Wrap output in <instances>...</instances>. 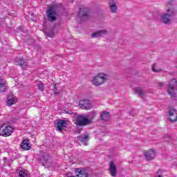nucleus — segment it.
<instances>
[{"instance_id": "obj_27", "label": "nucleus", "mask_w": 177, "mask_h": 177, "mask_svg": "<svg viewBox=\"0 0 177 177\" xmlns=\"http://www.w3.org/2000/svg\"><path fill=\"white\" fill-rule=\"evenodd\" d=\"M155 177H163V175H162V170H158V171L156 173Z\"/></svg>"}, {"instance_id": "obj_21", "label": "nucleus", "mask_w": 177, "mask_h": 177, "mask_svg": "<svg viewBox=\"0 0 177 177\" xmlns=\"http://www.w3.org/2000/svg\"><path fill=\"white\" fill-rule=\"evenodd\" d=\"M110 113L107 111L102 112V114L101 115V120L103 121H109L110 120Z\"/></svg>"}, {"instance_id": "obj_1", "label": "nucleus", "mask_w": 177, "mask_h": 177, "mask_svg": "<svg viewBox=\"0 0 177 177\" xmlns=\"http://www.w3.org/2000/svg\"><path fill=\"white\" fill-rule=\"evenodd\" d=\"M166 12H163L160 15V20L163 24H171L172 20L171 17H174L176 15V9L174 8L170 4H167L165 7Z\"/></svg>"}, {"instance_id": "obj_10", "label": "nucleus", "mask_w": 177, "mask_h": 177, "mask_svg": "<svg viewBox=\"0 0 177 177\" xmlns=\"http://www.w3.org/2000/svg\"><path fill=\"white\" fill-rule=\"evenodd\" d=\"M75 177H88L89 174L86 169L76 168L75 169Z\"/></svg>"}, {"instance_id": "obj_3", "label": "nucleus", "mask_w": 177, "mask_h": 177, "mask_svg": "<svg viewBox=\"0 0 177 177\" xmlns=\"http://www.w3.org/2000/svg\"><path fill=\"white\" fill-rule=\"evenodd\" d=\"M167 93L171 95L172 97L176 96L177 93V80L175 78L171 79L168 84Z\"/></svg>"}, {"instance_id": "obj_31", "label": "nucleus", "mask_w": 177, "mask_h": 177, "mask_svg": "<svg viewBox=\"0 0 177 177\" xmlns=\"http://www.w3.org/2000/svg\"><path fill=\"white\" fill-rule=\"evenodd\" d=\"M3 84H6V82L3 79L0 78V85H3Z\"/></svg>"}, {"instance_id": "obj_23", "label": "nucleus", "mask_w": 177, "mask_h": 177, "mask_svg": "<svg viewBox=\"0 0 177 177\" xmlns=\"http://www.w3.org/2000/svg\"><path fill=\"white\" fill-rule=\"evenodd\" d=\"M152 71H153V73H160L162 71V69H161V68H158V66L156 64H154L152 66Z\"/></svg>"}, {"instance_id": "obj_9", "label": "nucleus", "mask_w": 177, "mask_h": 177, "mask_svg": "<svg viewBox=\"0 0 177 177\" xmlns=\"http://www.w3.org/2000/svg\"><path fill=\"white\" fill-rule=\"evenodd\" d=\"M167 118L171 122H176L177 121V110L171 108L167 112Z\"/></svg>"}, {"instance_id": "obj_25", "label": "nucleus", "mask_w": 177, "mask_h": 177, "mask_svg": "<svg viewBox=\"0 0 177 177\" xmlns=\"http://www.w3.org/2000/svg\"><path fill=\"white\" fill-rule=\"evenodd\" d=\"M8 89V86L6 84H0V92H5Z\"/></svg>"}, {"instance_id": "obj_14", "label": "nucleus", "mask_w": 177, "mask_h": 177, "mask_svg": "<svg viewBox=\"0 0 177 177\" xmlns=\"http://www.w3.org/2000/svg\"><path fill=\"white\" fill-rule=\"evenodd\" d=\"M109 31L107 30H98L91 35L92 38H99L100 37H104V35H107Z\"/></svg>"}, {"instance_id": "obj_19", "label": "nucleus", "mask_w": 177, "mask_h": 177, "mask_svg": "<svg viewBox=\"0 0 177 177\" xmlns=\"http://www.w3.org/2000/svg\"><path fill=\"white\" fill-rule=\"evenodd\" d=\"M67 125V122H66V120H58L57 122V128L59 129V131H63V128Z\"/></svg>"}, {"instance_id": "obj_2", "label": "nucleus", "mask_w": 177, "mask_h": 177, "mask_svg": "<svg viewBox=\"0 0 177 177\" xmlns=\"http://www.w3.org/2000/svg\"><path fill=\"white\" fill-rule=\"evenodd\" d=\"M109 76L104 73H99L94 75L91 80V84L95 86H101L104 84H106L109 81Z\"/></svg>"}, {"instance_id": "obj_17", "label": "nucleus", "mask_w": 177, "mask_h": 177, "mask_svg": "<svg viewBox=\"0 0 177 177\" xmlns=\"http://www.w3.org/2000/svg\"><path fill=\"white\" fill-rule=\"evenodd\" d=\"M21 147L24 150H30V149H31V147L30 146V140H24L21 144Z\"/></svg>"}, {"instance_id": "obj_6", "label": "nucleus", "mask_w": 177, "mask_h": 177, "mask_svg": "<svg viewBox=\"0 0 177 177\" xmlns=\"http://www.w3.org/2000/svg\"><path fill=\"white\" fill-rule=\"evenodd\" d=\"M144 157L147 161H152L157 157V151L154 149H149L144 152Z\"/></svg>"}, {"instance_id": "obj_30", "label": "nucleus", "mask_w": 177, "mask_h": 177, "mask_svg": "<svg viewBox=\"0 0 177 177\" xmlns=\"http://www.w3.org/2000/svg\"><path fill=\"white\" fill-rule=\"evenodd\" d=\"M96 117V112L95 111H91L90 113V118H95Z\"/></svg>"}, {"instance_id": "obj_7", "label": "nucleus", "mask_w": 177, "mask_h": 177, "mask_svg": "<svg viewBox=\"0 0 177 177\" xmlns=\"http://www.w3.org/2000/svg\"><path fill=\"white\" fill-rule=\"evenodd\" d=\"M56 10H55V6H50L49 8L47 10V17L48 21H56Z\"/></svg>"}, {"instance_id": "obj_8", "label": "nucleus", "mask_w": 177, "mask_h": 177, "mask_svg": "<svg viewBox=\"0 0 177 177\" xmlns=\"http://www.w3.org/2000/svg\"><path fill=\"white\" fill-rule=\"evenodd\" d=\"M88 13V8H81L79 9L78 17L80 19L81 21H85V20H88L89 17Z\"/></svg>"}, {"instance_id": "obj_13", "label": "nucleus", "mask_w": 177, "mask_h": 177, "mask_svg": "<svg viewBox=\"0 0 177 177\" xmlns=\"http://www.w3.org/2000/svg\"><path fill=\"white\" fill-rule=\"evenodd\" d=\"M15 63H17V66H20L22 68H27V62L24 58L17 57L15 59Z\"/></svg>"}, {"instance_id": "obj_29", "label": "nucleus", "mask_w": 177, "mask_h": 177, "mask_svg": "<svg viewBox=\"0 0 177 177\" xmlns=\"http://www.w3.org/2000/svg\"><path fill=\"white\" fill-rule=\"evenodd\" d=\"M48 37H50V38H53L55 35V32H53V30H51L50 32H47Z\"/></svg>"}, {"instance_id": "obj_24", "label": "nucleus", "mask_w": 177, "mask_h": 177, "mask_svg": "<svg viewBox=\"0 0 177 177\" xmlns=\"http://www.w3.org/2000/svg\"><path fill=\"white\" fill-rule=\"evenodd\" d=\"M19 177H28L27 175V170H21L19 171Z\"/></svg>"}, {"instance_id": "obj_33", "label": "nucleus", "mask_w": 177, "mask_h": 177, "mask_svg": "<svg viewBox=\"0 0 177 177\" xmlns=\"http://www.w3.org/2000/svg\"><path fill=\"white\" fill-rule=\"evenodd\" d=\"M160 86H162L164 85V83H159Z\"/></svg>"}, {"instance_id": "obj_28", "label": "nucleus", "mask_w": 177, "mask_h": 177, "mask_svg": "<svg viewBox=\"0 0 177 177\" xmlns=\"http://www.w3.org/2000/svg\"><path fill=\"white\" fill-rule=\"evenodd\" d=\"M53 89L55 91V95H59L60 93V92L57 91V87L56 86V84H53Z\"/></svg>"}, {"instance_id": "obj_22", "label": "nucleus", "mask_w": 177, "mask_h": 177, "mask_svg": "<svg viewBox=\"0 0 177 177\" xmlns=\"http://www.w3.org/2000/svg\"><path fill=\"white\" fill-rule=\"evenodd\" d=\"M135 93H137L138 96H143L145 93V90L140 87H136L134 88Z\"/></svg>"}, {"instance_id": "obj_32", "label": "nucleus", "mask_w": 177, "mask_h": 177, "mask_svg": "<svg viewBox=\"0 0 177 177\" xmlns=\"http://www.w3.org/2000/svg\"><path fill=\"white\" fill-rule=\"evenodd\" d=\"M169 138V135H166L164 136L165 139H168Z\"/></svg>"}, {"instance_id": "obj_20", "label": "nucleus", "mask_w": 177, "mask_h": 177, "mask_svg": "<svg viewBox=\"0 0 177 177\" xmlns=\"http://www.w3.org/2000/svg\"><path fill=\"white\" fill-rule=\"evenodd\" d=\"M88 139H89V136L88 135L79 137V140L84 143L85 146H88Z\"/></svg>"}, {"instance_id": "obj_12", "label": "nucleus", "mask_w": 177, "mask_h": 177, "mask_svg": "<svg viewBox=\"0 0 177 177\" xmlns=\"http://www.w3.org/2000/svg\"><path fill=\"white\" fill-rule=\"evenodd\" d=\"M109 173L113 177L117 176V165L113 161L109 163Z\"/></svg>"}, {"instance_id": "obj_18", "label": "nucleus", "mask_w": 177, "mask_h": 177, "mask_svg": "<svg viewBox=\"0 0 177 177\" xmlns=\"http://www.w3.org/2000/svg\"><path fill=\"white\" fill-rule=\"evenodd\" d=\"M48 160H49V155L46 153H44L40 159V161L42 162L44 167H48L49 165L48 164Z\"/></svg>"}, {"instance_id": "obj_34", "label": "nucleus", "mask_w": 177, "mask_h": 177, "mask_svg": "<svg viewBox=\"0 0 177 177\" xmlns=\"http://www.w3.org/2000/svg\"><path fill=\"white\" fill-rule=\"evenodd\" d=\"M68 177H75V176H68Z\"/></svg>"}, {"instance_id": "obj_5", "label": "nucleus", "mask_w": 177, "mask_h": 177, "mask_svg": "<svg viewBox=\"0 0 177 177\" xmlns=\"http://www.w3.org/2000/svg\"><path fill=\"white\" fill-rule=\"evenodd\" d=\"M12 127L8 125V124H3L0 127V135L1 136H10L13 131H12Z\"/></svg>"}, {"instance_id": "obj_4", "label": "nucleus", "mask_w": 177, "mask_h": 177, "mask_svg": "<svg viewBox=\"0 0 177 177\" xmlns=\"http://www.w3.org/2000/svg\"><path fill=\"white\" fill-rule=\"evenodd\" d=\"M75 124L76 127H85L89 124V118L84 115H79L77 116Z\"/></svg>"}, {"instance_id": "obj_26", "label": "nucleus", "mask_w": 177, "mask_h": 177, "mask_svg": "<svg viewBox=\"0 0 177 177\" xmlns=\"http://www.w3.org/2000/svg\"><path fill=\"white\" fill-rule=\"evenodd\" d=\"M37 86H38L39 91H41V92H44V84L41 82H39Z\"/></svg>"}, {"instance_id": "obj_11", "label": "nucleus", "mask_w": 177, "mask_h": 177, "mask_svg": "<svg viewBox=\"0 0 177 177\" xmlns=\"http://www.w3.org/2000/svg\"><path fill=\"white\" fill-rule=\"evenodd\" d=\"M109 7L111 13H117L118 12V6H117V2L115 0H109Z\"/></svg>"}, {"instance_id": "obj_16", "label": "nucleus", "mask_w": 177, "mask_h": 177, "mask_svg": "<svg viewBox=\"0 0 177 177\" xmlns=\"http://www.w3.org/2000/svg\"><path fill=\"white\" fill-rule=\"evenodd\" d=\"M79 106L82 110H89V100H82L79 102Z\"/></svg>"}, {"instance_id": "obj_15", "label": "nucleus", "mask_w": 177, "mask_h": 177, "mask_svg": "<svg viewBox=\"0 0 177 177\" xmlns=\"http://www.w3.org/2000/svg\"><path fill=\"white\" fill-rule=\"evenodd\" d=\"M17 102V98L13 94H9L7 97V106H13Z\"/></svg>"}]
</instances>
